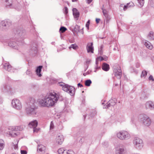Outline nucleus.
<instances>
[{"instance_id": "16", "label": "nucleus", "mask_w": 154, "mask_h": 154, "mask_svg": "<svg viewBox=\"0 0 154 154\" xmlns=\"http://www.w3.org/2000/svg\"><path fill=\"white\" fill-rule=\"evenodd\" d=\"M93 42L88 43L86 47V49L88 53L90 52L93 53L94 47H93Z\"/></svg>"}, {"instance_id": "19", "label": "nucleus", "mask_w": 154, "mask_h": 154, "mask_svg": "<svg viewBox=\"0 0 154 154\" xmlns=\"http://www.w3.org/2000/svg\"><path fill=\"white\" fill-rule=\"evenodd\" d=\"M38 122L36 120H34L30 122L28 124L29 127L30 128H36L37 126Z\"/></svg>"}, {"instance_id": "9", "label": "nucleus", "mask_w": 154, "mask_h": 154, "mask_svg": "<svg viewBox=\"0 0 154 154\" xmlns=\"http://www.w3.org/2000/svg\"><path fill=\"white\" fill-rule=\"evenodd\" d=\"M133 143L135 147L139 149H141L143 146L142 140L139 138H135L133 141Z\"/></svg>"}, {"instance_id": "59", "label": "nucleus", "mask_w": 154, "mask_h": 154, "mask_svg": "<svg viewBox=\"0 0 154 154\" xmlns=\"http://www.w3.org/2000/svg\"><path fill=\"white\" fill-rule=\"evenodd\" d=\"M93 0H86L87 1V2L88 4H90L91 3L92 1Z\"/></svg>"}, {"instance_id": "15", "label": "nucleus", "mask_w": 154, "mask_h": 154, "mask_svg": "<svg viewBox=\"0 0 154 154\" xmlns=\"http://www.w3.org/2000/svg\"><path fill=\"white\" fill-rule=\"evenodd\" d=\"M11 88L8 85H4L2 87L1 90L3 92H11Z\"/></svg>"}, {"instance_id": "30", "label": "nucleus", "mask_w": 154, "mask_h": 154, "mask_svg": "<svg viewBox=\"0 0 154 154\" xmlns=\"http://www.w3.org/2000/svg\"><path fill=\"white\" fill-rule=\"evenodd\" d=\"M92 83V82L90 79H88L85 82V85L87 86H90Z\"/></svg>"}, {"instance_id": "28", "label": "nucleus", "mask_w": 154, "mask_h": 154, "mask_svg": "<svg viewBox=\"0 0 154 154\" xmlns=\"http://www.w3.org/2000/svg\"><path fill=\"white\" fill-rule=\"evenodd\" d=\"M148 37L150 40H154V32L152 31L150 32L148 35Z\"/></svg>"}, {"instance_id": "63", "label": "nucleus", "mask_w": 154, "mask_h": 154, "mask_svg": "<svg viewBox=\"0 0 154 154\" xmlns=\"http://www.w3.org/2000/svg\"><path fill=\"white\" fill-rule=\"evenodd\" d=\"M78 0H72V1L73 2H76Z\"/></svg>"}, {"instance_id": "8", "label": "nucleus", "mask_w": 154, "mask_h": 154, "mask_svg": "<svg viewBox=\"0 0 154 154\" xmlns=\"http://www.w3.org/2000/svg\"><path fill=\"white\" fill-rule=\"evenodd\" d=\"M140 117L142 119V121L143 124L147 126H149L151 123V120L148 116L145 114L140 115Z\"/></svg>"}, {"instance_id": "40", "label": "nucleus", "mask_w": 154, "mask_h": 154, "mask_svg": "<svg viewBox=\"0 0 154 154\" xmlns=\"http://www.w3.org/2000/svg\"><path fill=\"white\" fill-rule=\"evenodd\" d=\"M33 128V133H37L40 130V128Z\"/></svg>"}, {"instance_id": "7", "label": "nucleus", "mask_w": 154, "mask_h": 154, "mask_svg": "<svg viewBox=\"0 0 154 154\" xmlns=\"http://www.w3.org/2000/svg\"><path fill=\"white\" fill-rule=\"evenodd\" d=\"M12 22L9 19L2 21L0 23V27L3 29H7L11 25Z\"/></svg>"}, {"instance_id": "12", "label": "nucleus", "mask_w": 154, "mask_h": 154, "mask_svg": "<svg viewBox=\"0 0 154 154\" xmlns=\"http://www.w3.org/2000/svg\"><path fill=\"white\" fill-rule=\"evenodd\" d=\"M117 100L116 98H111L107 103L106 105H105L103 107L104 109H106L108 107L113 106L116 105L117 103Z\"/></svg>"}, {"instance_id": "41", "label": "nucleus", "mask_w": 154, "mask_h": 154, "mask_svg": "<svg viewBox=\"0 0 154 154\" xmlns=\"http://www.w3.org/2000/svg\"><path fill=\"white\" fill-rule=\"evenodd\" d=\"M54 125L53 121H51V122L50 125V129H52L54 128Z\"/></svg>"}, {"instance_id": "37", "label": "nucleus", "mask_w": 154, "mask_h": 154, "mask_svg": "<svg viewBox=\"0 0 154 154\" xmlns=\"http://www.w3.org/2000/svg\"><path fill=\"white\" fill-rule=\"evenodd\" d=\"M64 151L65 150L63 148H60L58 150V152L59 154H62Z\"/></svg>"}, {"instance_id": "32", "label": "nucleus", "mask_w": 154, "mask_h": 154, "mask_svg": "<svg viewBox=\"0 0 154 154\" xmlns=\"http://www.w3.org/2000/svg\"><path fill=\"white\" fill-rule=\"evenodd\" d=\"M130 4H131V5L130 6H134V3L132 2L128 3L126 5H124L123 7L124 10L126 11L127 9V8H128L127 7L128 5H129Z\"/></svg>"}, {"instance_id": "51", "label": "nucleus", "mask_w": 154, "mask_h": 154, "mask_svg": "<svg viewBox=\"0 0 154 154\" xmlns=\"http://www.w3.org/2000/svg\"><path fill=\"white\" fill-rule=\"evenodd\" d=\"M90 73L89 72V71H87V72H86V73H84L83 74V75L84 76H86V75H88Z\"/></svg>"}, {"instance_id": "20", "label": "nucleus", "mask_w": 154, "mask_h": 154, "mask_svg": "<svg viewBox=\"0 0 154 154\" xmlns=\"http://www.w3.org/2000/svg\"><path fill=\"white\" fill-rule=\"evenodd\" d=\"M64 140V138L62 135L58 136L56 138V142L59 144H61Z\"/></svg>"}, {"instance_id": "21", "label": "nucleus", "mask_w": 154, "mask_h": 154, "mask_svg": "<svg viewBox=\"0 0 154 154\" xmlns=\"http://www.w3.org/2000/svg\"><path fill=\"white\" fill-rule=\"evenodd\" d=\"M3 68L8 72L10 71L12 69L11 65H10L9 63H5L3 65Z\"/></svg>"}, {"instance_id": "54", "label": "nucleus", "mask_w": 154, "mask_h": 154, "mask_svg": "<svg viewBox=\"0 0 154 154\" xmlns=\"http://www.w3.org/2000/svg\"><path fill=\"white\" fill-rule=\"evenodd\" d=\"M100 20V19L96 18V22L97 23H98Z\"/></svg>"}, {"instance_id": "48", "label": "nucleus", "mask_w": 154, "mask_h": 154, "mask_svg": "<svg viewBox=\"0 0 154 154\" xmlns=\"http://www.w3.org/2000/svg\"><path fill=\"white\" fill-rule=\"evenodd\" d=\"M149 80H152L153 81L154 80V79H153V77L152 75H150L149 76Z\"/></svg>"}, {"instance_id": "47", "label": "nucleus", "mask_w": 154, "mask_h": 154, "mask_svg": "<svg viewBox=\"0 0 154 154\" xmlns=\"http://www.w3.org/2000/svg\"><path fill=\"white\" fill-rule=\"evenodd\" d=\"M21 154H27V152L26 150H21L20 151Z\"/></svg>"}, {"instance_id": "43", "label": "nucleus", "mask_w": 154, "mask_h": 154, "mask_svg": "<svg viewBox=\"0 0 154 154\" xmlns=\"http://www.w3.org/2000/svg\"><path fill=\"white\" fill-rule=\"evenodd\" d=\"M75 29L76 31H78L79 30V26L76 25L75 27Z\"/></svg>"}, {"instance_id": "14", "label": "nucleus", "mask_w": 154, "mask_h": 154, "mask_svg": "<svg viewBox=\"0 0 154 154\" xmlns=\"http://www.w3.org/2000/svg\"><path fill=\"white\" fill-rule=\"evenodd\" d=\"M145 107L146 109H149L151 110L154 109V103L149 101L145 103Z\"/></svg>"}, {"instance_id": "6", "label": "nucleus", "mask_w": 154, "mask_h": 154, "mask_svg": "<svg viewBox=\"0 0 154 154\" xmlns=\"http://www.w3.org/2000/svg\"><path fill=\"white\" fill-rule=\"evenodd\" d=\"M10 129H11L12 131L9 132V134L13 137H15L19 135V132L17 131H21L22 129L20 128V126L13 127H11Z\"/></svg>"}, {"instance_id": "5", "label": "nucleus", "mask_w": 154, "mask_h": 154, "mask_svg": "<svg viewBox=\"0 0 154 154\" xmlns=\"http://www.w3.org/2000/svg\"><path fill=\"white\" fill-rule=\"evenodd\" d=\"M117 137L120 140H126L129 139L130 136L128 132L125 131H121L117 134Z\"/></svg>"}, {"instance_id": "4", "label": "nucleus", "mask_w": 154, "mask_h": 154, "mask_svg": "<svg viewBox=\"0 0 154 154\" xmlns=\"http://www.w3.org/2000/svg\"><path fill=\"white\" fill-rule=\"evenodd\" d=\"M17 39L20 42V45H23V40L26 37L25 30L23 28L19 29L17 30Z\"/></svg>"}, {"instance_id": "10", "label": "nucleus", "mask_w": 154, "mask_h": 154, "mask_svg": "<svg viewBox=\"0 0 154 154\" xmlns=\"http://www.w3.org/2000/svg\"><path fill=\"white\" fill-rule=\"evenodd\" d=\"M14 40L8 43V45L14 49L18 50L19 47L23 45H20V42L17 40V39L16 42Z\"/></svg>"}, {"instance_id": "23", "label": "nucleus", "mask_w": 154, "mask_h": 154, "mask_svg": "<svg viewBox=\"0 0 154 154\" xmlns=\"http://www.w3.org/2000/svg\"><path fill=\"white\" fill-rule=\"evenodd\" d=\"M102 69L105 71H108L109 69V65L105 63H103L102 66Z\"/></svg>"}, {"instance_id": "18", "label": "nucleus", "mask_w": 154, "mask_h": 154, "mask_svg": "<svg viewBox=\"0 0 154 154\" xmlns=\"http://www.w3.org/2000/svg\"><path fill=\"white\" fill-rule=\"evenodd\" d=\"M5 2L7 7L9 6L10 8H15L14 4L13 3L12 0H3Z\"/></svg>"}, {"instance_id": "25", "label": "nucleus", "mask_w": 154, "mask_h": 154, "mask_svg": "<svg viewBox=\"0 0 154 154\" xmlns=\"http://www.w3.org/2000/svg\"><path fill=\"white\" fill-rule=\"evenodd\" d=\"M73 14L75 18H78L79 16V13L76 8H74L73 10Z\"/></svg>"}, {"instance_id": "46", "label": "nucleus", "mask_w": 154, "mask_h": 154, "mask_svg": "<svg viewBox=\"0 0 154 154\" xmlns=\"http://www.w3.org/2000/svg\"><path fill=\"white\" fill-rule=\"evenodd\" d=\"M103 45H101L100 48V49H99V53L100 54V55L102 54V48H103Z\"/></svg>"}, {"instance_id": "36", "label": "nucleus", "mask_w": 154, "mask_h": 154, "mask_svg": "<svg viewBox=\"0 0 154 154\" xmlns=\"http://www.w3.org/2000/svg\"><path fill=\"white\" fill-rule=\"evenodd\" d=\"M26 74L32 77V72L29 69H28L26 72Z\"/></svg>"}, {"instance_id": "22", "label": "nucleus", "mask_w": 154, "mask_h": 154, "mask_svg": "<svg viewBox=\"0 0 154 154\" xmlns=\"http://www.w3.org/2000/svg\"><path fill=\"white\" fill-rule=\"evenodd\" d=\"M46 148L45 146L42 144L38 145L37 150L38 152H44Z\"/></svg>"}, {"instance_id": "27", "label": "nucleus", "mask_w": 154, "mask_h": 154, "mask_svg": "<svg viewBox=\"0 0 154 154\" xmlns=\"http://www.w3.org/2000/svg\"><path fill=\"white\" fill-rule=\"evenodd\" d=\"M144 45L147 48L151 50L153 48V47L152 45L150 42L148 41H146L145 42Z\"/></svg>"}, {"instance_id": "56", "label": "nucleus", "mask_w": 154, "mask_h": 154, "mask_svg": "<svg viewBox=\"0 0 154 154\" xmlns=\"http://www.w3.org/2000/svg\"><path fill=\"white\" fill-rule=\"evenodd\" d=\"M58 128L60 130H62L63 129V127L62 125H60L58 126Z\"/></svg>"}, {"instance_id": "52", "label": "nucleus", "mask_w": 154, "mask_h": 154, "mask_svg": "<svg viewBox=\"0 0 154 154\" xmlns=\"http://www.w3.org/2000/svg\"><path fill=\"white\" fill-rule=\"evenodd\" d=\"M140 64L139 63H136V67L137 68H138L140 67Z\"/></svg>"}, {"instance_id": "24", "label": "nucleus", "mask_w": 154, "mask_h": 154, "mask_svg": "<svg viewBox=\"0 0 154 154\" xmlns=\"http://www.w3.org/2000/svg\"><path fill=\"white\" fill-rule=\"evenodd\" d=\"M42 68V66H39L37 67L36 69V72L37 75L39 77H41L42 76L41 72Z\"/></svg>"}, {"instance_id": "45", "label": "nucleus", "mask_w": 154, "mask_h": 154, "mask_svg": "<svg viewBox=\"0 0 154 154\" xmlns=\"http://www.w3.org/2000/svg\"><path fill=\"white\" fill-rule=\"evenodd\" d=\"M100 69V66H99L98 65H97L96 66L95 68V70L94 71L95 72H97V70L99 69Z\"/></svg>"}, {"instance_id": "39", "label": "nucleus", "mask_w": 154, "mask_h": 154, "mask_svg": "<svg viewBox=\"0 0 154 154\" xmlns=\"http://www.w3.org/2000/svg\"><path fill=\"white\" fill-rule=\"evenodd\" d=\"M97 59L98 60H100V61H102L104 60L106 61L107 60V58H106L104 59L101 56H100L97 57Z\"/></svg>"}, {"instance_id": "60", "label": "nucleus", "mask_w": 154, "mask_h": 154, "mask_svg": "<svg viewBox=\"0 0 154 154\" xmlns=\"http://www.w3.org/2000/svg\"><path fill=\"white\" fill-rule=\"evenodd\" d=\"M102 12H103V14H104V13H107V11L105 9L104 10H103V11H102Z\"/></svg>"}, {"instance_id": "13", "label": "nucleus", "mask_w": 154, "mask_h": 154, "mask_svg": "<svg viewBox=\"0 0 154 154\" xmlns=\"http://www.w3.org/2000/svg\"><path fill=\"white\" fill-rule=\"evenodd\" d=\"M118 69H115L113 72L115 76L119 79H120L122 76V71L120 67H118Z\"/></svg>"}, {"instance_id": "3", "label": "nucleus", "mask_w": 154, "mask_h": 154, "mask_svg": "<svg viewBox=\"0 0 154 154\" xmlns=\"http://www.w3.org/2000/svg\"><path fill=\"white\" fill-rule=\"evenodd\" d=\"M60 86L62 87V89L64 91L68 92L71 96H73L75 93V88L67 84H65L63 82H59Z\"/></svg>"}, {"instance_id": "64", "label": "nucleus", "mask_w": 154, "mask_h": 154, "mask_svg": "<svg viewBox=\"0 0 154 154\" xmlns=\"http://www.w3.org/2000/svg\"><path fill=\"white\" fill-rule=\"evenodd\" d=\"M17 145H15V147H14V148L15 149H16L17 148Z\"/></svg>"}, {"instance_id": "35", "label": "nucleus", "mask_w": 154, "mask_h": 154, "mask_svg": "<svg viewBox=\"0 0 154 154\" xmlns=\"http://www.w3.org/2000/svg\"><path fill=\"white\" fill-rule=\"evenodd\" d=\"M147 74V72L146 70H143L142 72V74L141 75V77H144L145 78Z\"/></svg>"}, {"instance_id": "58", "label": "nucleus", "mask_w": 154, "mask_h": 154, "mask_svg": "<svg viewBox=\"0 0 154 154\" xmlns=\"http://www.w3.org/2000/svg\"><path fill=\"white\" fill-rule=\"evenodd\" d=\"M96 65L98 64V60L97 58L96 59Z\"/></svg>"}, {"instance_id": "44", "label": "nucleus", "mask_w": 154, "mask_h": 154, "mask_svg": "<svg viewBox=\"0 0 154 154\" xmlns=\"http://www.w3.org/2000/svg\"><path fill=\"white\" fill-rule=\"evenodd\" d=\"M130 71L131 72H133L136 71V70L135 68L131 67L130 68Z\"/></svg>"}, {"instance_id": "11", "label": "nucleus", "mask_w": 154, "mask_h": 154, "mask_svg": "<svg viewBox=\"0 0 154 154\" xmlns=\"http://www.w3.org/2000/svg\"><path fill=\"white\" fill-rule=\"evenodd\" d=\"M11 104L13 107L17 109H20L22 108L21 103L18 99H13L12 101Z\"/></svg>"}, {"instance_id": "34", "label": "nucleus", "mask_w": 154, "mask_h": 154, "mask_svg": "<svg viewBox=\"0 0 154 154\" xmlns=\"http://www.w3.org/2000/svg\"><path fill=\"white\" fill-rule=\"evenodd\" d=\"M78 48V46L75 44H72L69 47V49L72 48L74 49H76Z\"/></svg>"}, {"instance_id": "33", "label": "nucleus", "mask_w": 154, "mask_h": 154, "mask_svg": "<svg viewBox=\"0 0 154 154\" xmlns=\"http://www.w3.org/2000/svg\"><path fill=\"white\" fill-rule=\"evenodd\" d=\"M103 14L106 18V21L108 22L110 19V17L109 16L108 13H104Z\"/></svg>"}, {"instance_id": "38", "label": "nucleus", "mask_w": 154, "mask_h": 154, "mask_svg": "<svg viewBox=\"0 0 154 154\" xmlns=\"http://www.w3.org/2000/svg\"><path fill=\"white\" fill-rule=\"evenodd\" d=\"M138 2L141 6H143L144 4V0H137Z\"/></svg>"}, {"instance_id": "62", "label": "nucleus", "mask_w": 154, "mask_h": 154, "mask_svg": "<svg viewBox=\"0 0 154 154\" xmlns=\"http://www.w3.org/2000/svg\"><path fill=\"white\" fill-rule=\"evenodd\" d=\"M102 10V11H103V10H104L105 9L104 8V5H103L102 8H101Z\"/></svg>"}, {"instance_id": "42", "label": "nucleus", "mask_w": 154, "mask_h": 154, "mask_svg": "<svg viewBox=\"0 0 154 154\" xmlns=\"http://www.w3.org/2000/svg\"><path fill=\"white\" fill-rule=\"evenodd\" d=\"M90 24V20H88L86 24V27L87 28L88 30L89 29V25Z\"/></svg>"}, {"instance_id": "61", "label": "nucleus", "mask_w": 154, "mask_h": 154, "mask_svg": "<svg viewBox=\"0 0 154 154\" xmlns=\"http://www.w3.org/2000/svg\"><path fill=\"white\" fill-rule=\"evenodd\" d=\"M88 67V65H86V66H85V71H86Z\"/></svg>"}, {"instance_id": "17", "label": "nucleus", "mask_w": 154, "mask_h": 154, "mask_svg": "<svg viewBox=\"0 0 154 154\" xmlns=\"http://www.w3.org/2000/svg\"><path fill=\"white\" fill-rule=\"evenodd\" d=\"M37 45L35 43L33 44L30 46V53L31 54H35L37 52Z\"/></svg>"}, {"instance_id": "53", "label": "nucleus", "mask_w": 154, "mask_h": 154, "mask_svg": "<svg viewBox=\"0 0 154 154\" xmlns=\"http://www.w3.org/2000/svg\"><path fill=\"white\" fill-rule=\"evenodd\" d=\"M96 112L95 111H94V114H91V117H93V116H94V115H96Z\"/></svg>"}, {"instance_id": "31", "label": "nucleus", "mask_w": 154, "mask_h": 154, "mask_svg": "<svg viewBox=\"0 0 154 154\" xmlns=\"http://www.w3.org/2000/svg\"><path fill=\"white\" fill-rule=\"evenodd\" d=\"M67 29L64 26H61L60 29L59 31L60 33H63L65 32Z\"/></svg>"}, {"instance_id": "1", "label": "nucleus", "mask_w": 154, "mask_h": 154, "mask_svg": "<svg viewBox=\"0 0 154 154\" xmlns=\"http://www.w3.org/2000/svg\"><path fill=\"white\" fill-rule=\"evenodd\" d=\"M60 94L54 93L53 94L52 93L48 94L45 97L44 100H41L39 104L43 106L49 107L53 106L58 100V98H59Z\"/></svg>"}, {"instance_id": "55", "label": "nucleus", "mask_w": 154, "mask_h": 154, "mask_svg": "<svg viewBox=\"0 0 154 154\" xmlns=\"http://www.w3.org/2000/svg\"><path fill=\"white\" fill-rule=\"evenodd\" d=\"M77 85H78V87H81L83 86L82 85V84H81L80 83H79L77 84Z\"/></svg>"}, {"instance_id": "49", "label": "nucleus", "mask_w": 154, "mask_h": 154, "mask_svg": "<svg viewBox=\"0 0 154 154\" xmlns=\"http://www.w3.org/2000/svg\"><path fill=\"white\" fill-rule=\"evenodd\" d=\"M59 98H58V100H62L63 99V98L62 97L60 94V96H59Z\"/></svg>"}, {"instance_id": "2", "label": "nucleus", "mask_w": 154, "mask_h": 154, "mask_svg": "<svg viewBox=\"0 0 154 154\" xmlns=\"http://www.w3.org/2000/svg\"><path fill=\"white\" fill-rule=\"evenodd\" d=\"M36 103L33 98H31L27 104L28 107L26 109V112L28 115H30L33 116H35L37 114V107L35 106Z\"/></svg>"}, {"instance_id": "26", "label": "nucleus", "mask_w": 154, "mask_h": 154, "mask_svg": "<svg viewBox=\"0 0 154 154\" xmlns=\"http://www.w3.org/2000/svg\"><path fill=\"white\" fill-rule=\"evenodd\" d=\"M116 154H126V151L123 148H119L116 151Z\"/></svg>"}, {"instance_id": "57", "label": "nucleus", "mask_w": 154, "mask_h": 154, "mask_svg": "<svg viewBox=\"0 0 154 154\" xmlns=\"http://www.w3.org/2000/svg\"><path fill=\"white\" fill-rule=\"evenodd\" d=\"M90 62L91 61L90 60H87L86 61V65H88V64H89L90 63Z\"/></svg>"}, {"instance_id": "50", "label": "nucleus", "mask_w": 154, "mask_h": 154, "mask_svg": "<svg viewBox=\"0 0 154 154\" xmlns=\"http://www.w3.org/2000/svg\"><path fill=\"white\" fill-rule=\"evenodd\" d=\"M65 13L66 14L68 12V8L66 7H65Z\"/></svg>"}, {"instance_id": "29", "label": "nucleus", "mask_w": 154, "mask_h": 154, "mask_svg": "<svg viewBox=\"0 0 154 154\" xmlns=\"http://www.w3.org/2000/svg\"><path fill=\"white\" fill-rule=\"evenodd\" d=\"M4 146L5 142L2 139H0V150H2L4 148Z\"/></svg>"}]
</instances>
